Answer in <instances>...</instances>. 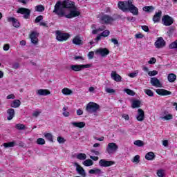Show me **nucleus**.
<instances>
[{"label":"nucleus","mask_w":177,"mask_h":177,"mask_svg":"<svg viewBox=\"0 0 177 177\" xmlns=\"http://www.w3.org/2000/svg\"><path fill=\"white\" fill-rule=\"evenodd\" d=\"M53 13H55L59 17H66V8L61 1H57L54 7Z\"/></svg>","instance_id":"f257e3e1"},{"label":"nucleus","mask_w":177,"mask_h":177,"mask_svg":"<svg viewBox=\"0 0 177 177\" xmlns=\"http://www.w3.org/2000/svg\"><path fill=\"white\" fill-rule=\"evenodd\" d=\"M100 109V106L93 102H90L86 107V111L87 113H90V114H92L93 113H96V111H99Z\"/></svg>","instance_id":"f03ea898"},{"label":"nucleus","mask_w":177,"mask_h":177,"mask_svg":"<svg viewBox=\"0 0 177 177\" xmlns=\"http://www.w3.org/2000/svg\"><path fill=\"white\" fill-rule=\"evenodd\" d=\"M100 21L102 24H111L114 21V18L110 15L101 14L99 16Z\"/></svg>","instance_id":"7ed1b4c3"},{"label":"nucleus","mask_w":177,"mask_h":177,"mask_svg":"<svg viewBox=\"0 0 177 177\" xmlns=\"http://www.w3.org/2000/svg\"><path fill=\"white\" fill-rule=\"evenodd\" d=\"M56 39L59 42H63L67 41L70 38V34L62 32L60 30H57L55 32Z\"/></svg>","instance_id":"20e7f679"},{"label":"nucleus","mask_w":177,"mask_h":177,"mask_svg":"<svg viewBox=\"0 0 177 177\" xmlns=\"http://www.w3.org/2000/svg\"><path fill=\"white\" fill-rule=\"evenodd\" d=\"M118 150V145L114 142L109 143L106 147V152L108 154H114Z\"/></svg>","instance_id":"39448f33"},{"label":"nucleus","mask_w":177,"mask_h":177,"mask_svg":"<svg viewBox=\"0 0 177 177\" xmlns=\"http://www.w3.org/2000/svg\"><path fill=\"white\" fill-rule=\"evenodd\" d=\"M70 13L66 15V19H73V17H77L81 15V12L77 10V8L75 6L69 10Z\"/></svg>","instance_id":"423d86ee"},{"label":"nucleus","mask_w":177,"mask_h":177,"mask_svg":"<svg viewBox=\"0 0 177 177\" xmlns=\"http://www.w3.org/2000/svg\"><path fill=\"white\" fill-rule=\"evenodd\" d=\"M17 13H20L24 15V19H30V15L31 14V10L26 8H20L17 10Z\"/></svg>","instance_id":"0eeeda50"},{"label":"nucleus","mask_w":177,"mask_h":177,"mask_svg":"<svg viewBox=\"0 0 177 177\" xmlns=\"http://www.w3.org/2000/svg\"><path fill=\"white\" fill-rule=\"evenodd\" d=\"M162 21L164 26L168 27L169 26H172L174 24V19L171 17L169 15H164L162 19Z\"/></svg>","instance_id":"6e6552de"},{"label":"nucleus","mask_w":177,"mask_h":177,"mask_svg":"<svg viewBox=\"0 0 177 177\" xmlns=\"http://www.w3.org/2000/svg\"><path fill=\"white\" fill-rule=\"evenodd\" d=\"M130 2L131 0H128L127 1H119L118 6L122 12H128V7L129 6Z\"/></svg>","instance_id":"1a4fd4ad"},{"label":"nucleus","mask_w":177,"mask_h":177,"mask_svg":"<svg viewBox=\"0 0 177 177\" xmlns=\"http://www.w3.org/2000/svg\"><path fill=\"white\" fill-rule=\"evenodd\" d=\"M127 10L131 12L133 16H138L139 15V9L138 7L135 6L133 3H132V1L130 0V3H129V7Z\"/></svg>","instance_id":"9d476101"},{"label":"nucleus","mask_w":177,"mask_h":177,"mask_svg":"<svg viewBox=\"0 0 177 177\" xmlns=\"http://www.w3.org/2000/svg\"><path fill=\"white\" fill-rule=\"evenodd\" d=\"M110 53V50L106 48H100L95 50V55H100L102 57H106Z\"/></svg>","instance_id":"9b49d317"},{"label":"nucleus","mask_w":177,"mask_h":177,"mask_svg":"<svg viewBox=\"0 0 177 177\" xmlns=\"http://www.w3.org/2000/svg\"><path fill=\"white\" fill-rule=\"evenodd\" d=\"M91 67V64H86V65H71V70L73 71H81L84 68H89Z\"/></svg>","instance_id":"f8f14e48"},{"label":"nucleus","mask_w":177,"mask_h":177,"mask_svg":"<svg viewBox=\"0 0 177 177\" xmlns=\"http://www.w3.org/2000/svg\"><path fill=\"white\" fill-rule=\"evenodd\" d=\"M115 164V162L112 160H106L104 159H101L99 162L100 167H111V165H114Z\"/></svg>","instance_id":"ddd939ff"},{"label":"nucleus","mask_w":177,"mask_h":177,"mask_svg":"<svg viewBox=\"0 0 177 177\" xmlns=\"http://www.w3.org/2000/svg\"><path fill=\"white\" fill-rule=\"evenodd\" d=\"M155 46L158 49L164 48L165 46V40L162 37H158L155 42Z\"/></svg>","instance_id":"4468645a"},{"label":"nucleus","mask_w":177,"mask_h":177,"mask_svg":"<svg viewBox=\"0 0 177 177\" xmlns=\"http://www.w3.org/2000/svg\"><path fill=\"white\" fill-rule=\"evenodd\" d=\"M62 5L64 6V8L66 10V9H69V10L71 9H73V8H74L75 6V3L74 1H64L63 3H62Z\"/></svg>","instance_id":"2eb2a0df"},{"label":"nucleus","mask_w":177,"mask_h":177,"mask_svg":"<svg viewBox=\"0 0 177 177\" xmlns=\"http://www.w3.org/2000/svg\"><path fill=\"white\" fill-rule=\"evenodd\" d=\"M74 165L75 167H76V171L79 174V175H81V176L82 177L86 176V173H85V169H84L82 167L80 166V165H78V163L77 162H75Z\"/></svg>","instance_id":"dca6fc26"},{"label":"nucleus","mask_w":177,"mask_h":177,"mask_svg":"<svg viewBox=\"0 0 177 177\" xmlns=\"http://www.w3.org/2000/svg\"><path fill=\"white\" fill-rule=\"evenodd\" d=\"M162 16V11L158 10V12H156L152 18L153 23H160Z\"/></svg>","instance_id":"f3484780"},{"label":"nucleus","mask_w":177,"mask_h":177,"mask_svg":"<svg viewBox=\"0 0 177 177\" xmlns=\"http://www.w3.org/2000/svg\"><path fill=\"white\" fill-rule=\"evenodd\" d=\"M151 84L153 86H156V88H162V83L157 77L151 78Z\"/></svg>","instance_id":"a211bd4d"},{"label":"nucleus","mask_w":177,"mask_h":177,"mask_svg":"<svg viewBox=\"0 0 177 177\" xmlns=\"http://www.w3.org/2000/svg\"><path fill=\"white\" fill-rule=\"evenodd\" d=\"M7 21L8 23H12L13 27H15L16 28H19V27H20V22H19V21L15 17H10L7 18Z\"/></svg>","instance_id":"6ab92c4d"},{"label":"nucleus","mask_w":177,"mask_h":177,"mask_svg":"<svg viewBox=\"0 0 177 177\" xmlns=\"http://www.w3.org/2000/svg\"><path fill=\"white\" fill-rule=\"evenodd\" d=\"M72 42L74 45H83L84 41H82V37L80 35H76L72 40Z\"/></svg>","instance_id":"aec40b11"},{"label":"nucleus","mask_w":177,"mask_h":177,"mask_svg":"<svg viewBox=\"0 0 177 177\" xmlns=\"http://www.w3.org/2000/svg\"><path fill=\"white\" fill-rule=\"evenodd\" d=\"M136 120L142 122V121L145 120V111L142 109H138V114L136 115Z\"/></svg>","instance_id":"412c9836"},{"label":"nucleus","mask_w":177,"mask_h":177,"mask_svg":"<svg viewBox=\"0 0 177 177\" xmlns=\"http://www.w3.org/2000/svg\"><path fill=\"white\" fill-rule=\"evenodd\" d=\"M30 38L32 44H34V45H37V44H38V32H32L30 35Z\"/></svg>","instance_id":"4be33fe9"},{"label":"nucleus","mask_w":177,"mask_h":177,"mask_svg":"<svg viewBox=\"0 0 177 177\" xmlns=\"http://www.w3.org/2000/svg\"><path fill=\"white\" fill-rule=\"evenodd\" d=\"M156 93L160 96H168V95H171L172 93L171 91H168L165 89H156Z\"/></svg>","instance_id":"5701e85b"},{"label":"nucleus","mask_w":177,"mask_h":177,"mask_svg":"<svg viewBox=\"0 0 177 177\" xmlns=\"http://www.w3.org/2000/svg\"><path fill=\"white\" fill-rule=\"evenodd\" d=\"M111 77L112 80L116 82H120V81H121V76L118 75L116 71H112L111 73Z\"/></svg>","instance_id":"b1692460"},{"label":"nucleus","mask_w":177,"mask_h":177,"mask_svg":"<svg viewBox=\"0 0 177 177\" xmlns=\"http://www.w3.org/2000/svg\"><path fill=\"white\" fill-rule=\"evenodd\" d=\"M37 93L39 96H48V95H50V91L46 89H39L37 90Z\"/></svg>","instance_id":"393cba45"},{"label":"nucleus","mask_w":177,"mask_h":177,"mask_svg":"<svg viewBox=\"0 0 177 177\" xmlns=\"http://www.w3.org/2000/svg\"><path fill=\"white\" fill-rule=\"evenodd\" d=\"M7 114H8V116L7 118V120L8 121H10L11 120H13V117H15V109H9L7 110Z\"/></svg>","instance_id":"a878e982"},{"label":"nucleus","mask_w":177,"mask_h":177,"mask_svg":"<svg viewBox=\"0 0 177 177\" xmlns=\"http://www.w3.org/2000/svg\"><path fill=\"white\" fill-rule=\"evenodd\" d=\"M71 124L75 128H84L85 127V122H72Z\"/></svg>","instance_id":"bb28decb"},{"label":"nucleus","mask_w":177,"mask_h":177,"mask_svg":"<svg viewBox=\"0 0 177 177\" xmlns=\"http://www.w3.org/2000/svg\"><path fill=\"white\" fill-rule=\"evenodd\" d=\"M88 174H91V175H100L102 174V169H97V168H94V169H90L88 171Z\"/></svg>","instance_id":"cd10ccee"},{"label":"nucleus","mask_w":177,"mask_h":177,"mask_svg":"<svg viewBox=\"0 0 177 177\" xmlns=\"http://www.w3.org/2000/svg\"><path fill=\"white\" fill-rule=\"evenodd\" d=\"M142 102L140 100H135L132 101L131 107L132 109H138V107H140V104Z\"/></svg>","instance_id":"c85d7f7f"},{"label":"nucleus","mask_w":177,"mask_h":177,"mask_svg":"<svg viewBox=\"0 0 177 177\" xmlns=\"http://www.w3.org/2000/svg\"><path fill=\"white\" fill-rule=\"evenodd\" d=\"M167 80L169 82L174 83L175 81H176V75L174 73H170L167 75Z\"/></svg>","instance_id":"c756f323"},{"label":"nucleus","mask_w":177,"mask_h":177,"mask_svg":"<svg viewBox=\"0 0 177 177\" xmlns=\"http://www.w3.org/2000/svg\"><path fill=\"white\" fill-rule=\"evenodd\" d=\"M154 6H145L142 8L144 12H147V13H153V12H154Z\"/></svg>","instance_id":"7c9ffc66"},{"label":"nucleus","mask_w":177,"mask_h":177,"mask_svg":"<svg viewBox=\"0 0 177 177\" xmlns=\"http://www.w3.org/2000/svg\"><path fill=\"white\" fill-rule=\"evenodd\" d=\"M145 158L146 160H154V158H156V155L154 154V152H148L145 155Z\"/></svg>","instance_id":"2f4dec72"},{"label":"nucleus","mask_w":177,"mask_h":177,"mask_svg":"<svg viewBox=\"0 0 177 177\" xmlns=\"http://www.w3.org/2000/svg\"><path fill=\"white\" fill-rule=\"evenodd\" d=\"M20 104H21V102H20V100H15L11 104V107L14 109H17V107H20Z\"/></svg>","instance_id":"473e14b6"},{"label":"nucleus","mask_w":177,"mask_h":177,"mask_svg":"<svg viewBox=\"0 0 177 177\" xmlns=\"http://www.w3.org/2000/svg\"><path fill=\"white\" fill-rule=\"evenodd\" d=\"M76 158L77 160H80L81 161H84V160H86V154L80 153L77 155Z\"/></svg>","instance_id":"72a5a7b5"},{"label":"nucleus","mask_w":177,"mask_h":177,"mask_svg":"<svg viewBox=\"0 0 177 177\" xmlns=\"http://www.w3.org/2000/svg\"><path fill=\"white\" fill-rule=\"evenodd\" d=\"M83 165H84L85 167H92V165H93V161L91 159H87L83 162Z\"/></svg>","instance_id":"f704fd0d"},{"label":"nucleus","mask_w":177,"mask_h":177,"mask_svg":"<svg viewBox=\"0 0 177 177\" xmlns=\"http://www.w3.org/2000/svg\"><path fill=\"white\" fill-rule=\"evenodd\" d=\"M62 110H63L62 115H64V117H70V112L67 111V110H68V106H64Z\"/></svg>","instance_id":"c9c22d12"},{"label":"nucleus","mask_w":177,"mask_h":177,"mask_svg":"<svg viewBox=\"0 0 177 177\" xmlns=\"http://www.w3.org/2000/svg\"><path fill=\"white\" fill-rule=\"evenodd\" d=\"M135 146H138V147H143L145 146V142L140 140H137L134 141Z\"/></svg>","instance_id":"e433bc0d"},{"label":"nucleus","mask_w":177,"mask_h":177,"mask_svg":"<svg viewBox=\"0 0 177 177\" xmlns=\"http://www.w3.org/2000/svg\"><path fill=\"white\" fill-rule=\"evenodd\" d=\"M44 136L47 140H49V142H53V136H52L50 133H45Z\"/></svg>","instance_id":"4c0bfd02"},{"label":"nucleus","mask_w":177,"mask_h":177,"mask_svg":"<svg viewBox=\"0 0 177 177\" xmlns=\"http://www.w3.org/2000/svg\"><path fill=\"white\" fill-rule=\"evenodd\" d=\"M36 12H44L45 7L42 5H38L35 8Z\"/></svg>","instance_id":"58836bf2"},{"label":"nucleus","mask_w":177,"mask_h":177,"mask_svg":"<svg viewBox=\"0 0 177 177\" xmlns=\"http://www.w3.org/2000/svg\"><path fill=\"white\" fill-rule=\"evenodd\" d=\"M157 175L158 177H164L165 176V170L164 169L158 170Z\"/></svg>","instance_id":"ea45409f"},{"label":"nucleus","mask_w":177,"mask_h":177,"mask_svg":"<svg viewBox=\"0 0 177 177\" xmlns=\"http://www.w3.org/2000/svg\"><path fill=\"white\" fill-rule=\"evenodd\" d=\"M62 92L63 95H71V94H73V91H71L70 89H62Z\"/></svg>","instance_id":"a19ab883"},{"label":"nucleus","mask_w":177,"mask_h":177,"mask_svg":"<svg viewBox=\"0 0 177 177\" xmlns=\"http://www.w3.org/2000/svg\"><path fill=\"white\" fill-rule=\"evenodd\" d=\"M105 29H106V27L105 26H102V27H101V28H100L98 29L93 30L92 31V34H94V35L95 34H97L99 32V31H103Z\"/></svg>","instance_id":"79ce46f5"},{"label":"nucleus","mask_w":177,"mask_h":177,"mask_svg":"<svg viewBox=\"0 0 177 177\" xmlns=\"http://www.w3.org/2000/svg\"><path fill=\"white\" fill-rule=\"evenodd\" d=\"M140 156H139V155H136V156L133 157L132 160V162H136V164H139L140 161Z\"/></svg>","instance_id":"37998d69"},{"label":"nucleus","mask_w":177,"mask_h":177,"mask_svg":"<svg viewBox=\"0 0 177 177\" xmlns=\"http://www.w3.org/2000/svg\"><path fill=\"white\" fill-rule=\"evenodd\" d=\"M124 92H125V93H127V95H130V96L135 95V93L133 92V91H132L131 89H124Z\"/></svg>","instance_id":"c03bdc74"},{"label":"nucleus","mask_w":177,"mask_h":177,"mask_svg":"<svg viewBox=\"0 0 177 177\" xmlns=\"http://www.w3.org/2000/svg\"><path fill=\"white\" fill-rule=\"evenodd\" d=\"M17 129H19V131H21L23 129H26V126L23 124H16Z\"/></svg>","instance_id":"a18cd8bd"},{"label":"nucleus","mask_w":177,"mask_h":177,"mask_svg":"<svg viewBox=\"0 0 177 177\" xmlns=\"http://www.w3.org/2000/svg\"><path fill=\"white\" fill-rule=\"evenodd\" d=\"M4 147L8 148V147H13L15 146V142H10L8 143H4L3 144Z\"/></svg>","instance_id":"49530a36"},{"label":"nucleus","mask_w":177,"mask_h":177,"mask_svg":"<svg viewBox=\"0 0 177 177\" xmlns=\"http://www.w3.org/2000/svg\"><path fill=\"white\" fill-rule=\"evenodd\" d=\"M145 93H146V95H147L148 96H154V93H153V91L150 89H146L145 91Z\"/></svg>","instance_id":"de8ad7c7"},{"label":"nucleus","mask_w":177,"mask_h":177,"mask_svg":"<svg viewBox=\"0 0 177 177\" xmlns=\"http://www.w3.org/2000/svg\"><path fill=\"white\" fill-rule=\"evenodd\" d=\"M157 74H158V71H152L148 72V75H149V77H154L155 75H157Z\"/></svg>","instance_id":"09e8293b"},{"label":"nucleus","mask_w":177,"mask_h":177,"mask_svg":"<svg viewBox=\"0 0 177 177\" xmlns=\"http://www.w3.org/2000/svg\"><path fill=\"white\" fill-rule=\"evenodd\" d=\"M138 74H139V72H138V71H136L135 72L129 73V77H130L131 78H135V77H138Z\"/></svg>","instance_id":"8fccbe9b"},{"label":"nucleus","mask_w":177,"mask_h":177,"mask_svg":"<svg viewBox=\"0 0 177 177\" xmlns=\"http://www.w3.org/2000/svg\"><path fill=\"white\" fill-rule=\"evenodd\" d=\"M102 37H109V35H110V31L109 30H104L102 33H101Z\"/></svg>","instance_id":"3c124183"},{"label":"nucleus","mask_w":177,"mask_h":177,"mask_svg":"<svg viewBox=\"0 0 177 177\" xmlns=\"http://www.w3.org/2000/svg\"><path fill=\"white\" fill-rule=\"evenodd\" d=\"M162 120H166V121H168V120H172V115L168 114L165 116H163L161 118Z\"/></svg>","instance_id":"603ef678"},{"label":"nucleus","mask_w":177,"mask_h":177,"mask_svg":"<svg viewBox=\"0 0 177 177\" xmlns=\"http://www.w3.org/2000/svg\"><path fill=\"white\" fill-rule=\"evenodd\" d=\"M37 145H45V140L44 138H38L37 140Z\"/></svg>","instance_id":"864d4df0"},{"label":"nucleus","mask_w":177,"mask_h":177,"mask_svg":"<svg viewBox=\"0 0 177 177\" xmlns=\"http://www.w3.org/2000/svg\"><path fill=\"white\" fill-rule=\"evenodd\" d=\"M43 19L44 17L42 15H39L35 19V23H40Z\"/></svg>","instance_id":"5fc2aeb1"},{"label":"nucleus","mask_w":177,"mask_h":177,"mask_svg":"<svg viewBox=\"0 0 177 177\" xmlns=\"http://www.w3.org/2000/svg\"><path fill=\"white\" fill-rule=\"evenodd\" d=\"M57 140L58 143H60V144L64 143V142H66V140H64V138L60 137V136L57 137Z\"/></svg>","instance_id":"6e6d98bb"},{"label":"nucleus","mask_w":177,"mask_h":177,"mask_svg":"<svg viewBox=\"0 0 177 177\" xmlns=\"http://www.w3.org/2000/svg\"><path fill=\"white\" fill-rule=\"evenodd\" d=\"M157 59L155 57H151L148 62L149 64H156Z\"/></svg>","instance_id":"4d7b16f0"},{"label":"nucleus","mask_w":177,"mask_h":177,"mask_svg":"<svg viewBox=\"0 0 177 177\" xmlns=\"http://www.w3.org/2000/svg\"><path fill=\"white\" fill-rule=\"evenodd\" d=\"M41 111H35L33 112V113L32 114V117H35V118H38V116L39 115V114H41Z\"/></svg>","instance_id":"13d9d810"},{"label":"nucleus","mask_w":177,"mask_h":177,"mask_svg":"<svg viewBox=\"0 0 177 177\" xmlns=\"http://www.w3.org/2000/svg\"><path fill=\"white\" fill-rule=\"evenodd\" d=\"M106 93H109L110 95H114L115 93V90L114 89H106Z\"/></svg>","instance_id":"bf43d9fd"},{"label":"nucleus","mask_w":177,"mask_h":177,"mask_svg":"<svg viewBox=\"0 0 177 177\" xmlns=\"http://www.w3.org/2000/svg\"><path fill=\"white\" fill-rule=\"evenodd\" d=\"M93 56H95V53L93 51H91L88 54V59H93Z\"/></svg>","instance_id":"052dcab7"},{"label":"nucleus","mask_w":177,"mask_h":177,"mask_svg":"<svg viewBox=\"0 0 177 177\" xmlns=\"http://www.w3.org/2000/svg\"><path fill=\"white\" fill-rule=\"evenodd\" d=\"M91 151L95 156H100V152L99 151H97L95 149H91Z\"/></svg>","instance_id":"680f3d73"},{"label":"nucleus","mask_w":177,"mask_h":177,"mask_svg":"<svg viewBox=\"0 0 177 177\" xmlns=\"http://www.w3.org/2000/svg\"><path fill=\"white\" fill-rule=\"evenodd\" d=\"M10 46H9V44H5L3 47V50H5L6 52H8V50L10 49Z\"/></svg>","instance_id":"e2e57ef3"},{"label":"nucleus","mask_w":177,"mask_h":177,"mask_svg":"<svg viewBox=\"0 0 177 177\" xmlns=\"http://www.w3.org/2000/svg\"><path fill=\"white\" fill-rule=\"evenodd\" d=\"M76 113L78 115H82L84 114V111H82V109H80L76 111Z\"/></svg>","instance_id":"0e129e2a"},{"label":"nucleus","mask_w":177,"mask_h":177,"mask_svg":"<svg viewBox=\"0 0 177 177\" xmlns=\"http://www.w3.org/2000/svg\"><path fill=\"white\" fill-rule=\"evenodd\" d=\"M142 29L143 31H145V32H149V27L147 26H142Z\"/></svg>","instance_id":"69168bd1"},{"label":"nucleus","mask_w":177,"mask_h":177,"mask_svg":"<svg viewBox=\"0 0 177 177\" xmlns=\"http://www.w3.org/2000/svg\"><path fill=\"white\" fill-rule=\"evenodd\" d=\"M135 37H136V38H137V39H140L143 38V35H142V33L136 34L135 35Z\"/></svg>","instance_id":"338daca9"},{"label":"nucleus","mask_w":177,"mask_h":177,"mask_svg":"<svg viewBox=\"0 0 177 177\" xmlns=\"http://www.w3.org/2000/svg\"><path fill=\"white\" fill-rule=\"evenodd\" d=\"M111 41L114 45H118V40L117 39H111Z\"/></svg>","instance_id":"774afa93"}]
</instances>
